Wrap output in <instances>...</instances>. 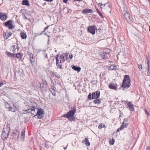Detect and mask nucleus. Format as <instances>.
<instances>
[{
	"label": "nucleus",
	"instance_id": "c9c22d12",
	"mask_svg": "<svg viewBox=\"0 0 150 150\" xmlns=\"http://www.w3.org/2000/svg\"><path fill=\"white\" fill-rule=\"evenodd\" d=\"M59 57L58 54H57L56 56V65H58V63H59V60L58 59V57Z\"/></svg>",
	"mask_w": 150,
	"mask_h": 150
},
{
	"label": "nucleus",
	"instance_id": "49530a36",
	"mask_svg": "<svg viewBox=\"0 0 150 150\" xmlns=\"http://www.w3.org/2000/svg\"><path fill=\"white\" fill-rule=\"evenodd\" d=\"M64 54V55L66 57H68V53H66L64 54Z\"/></svg>",
	"mask_w": 150,
	"mask_h": 150
},
{
	"label": "nucleus",
	"instance_id": "1a4fd4ad",
	"mask_svg": "<svg viewBox=\"0 0 150 150\" xmlns=\"http://www.w3.org/2000/svg\"><path fill=\"white\" fill-rule=\"evenodd\" d=\"M8 18L7 14L5 13H1L0 14V18L2 21L6 20Z\"/></svg>",
	"mask_w": 150,
	"mask_h": 150
},
{
	"label": "nucleus",
	"instance_id": "f8f14e48",
	"mask_svg": "<svg viewBox=\"0 0 150 150\" xmlns=\"http://www.w3.org/2000/svg\"><path fill=\"white\" fill-rule=\"evenodd\" d=\"M118 86L116 84H113L112 83H110L109 86V88L111 89H114V90H116Z\"/></svg>",
	"mask_w": 150,
	"mask_h": 150
},
{
	"label": "nucleus",
	"instance_id": "b1692460",
	"mask_svg": "<svg viewBox=\"0 0 150 150\" xmlns=\"http://www.w3.org/2000/svg\"><path fill=\"white\" fill-rule=\"evenodd\" d=\"M25 135V131L23 130V131L21 133V140L22 141H23L24 140Z\"/></svg>",
	"mask_w": 150,
	"mask_h": 150
},
{
	"label": "nucleus",
	"instance_id": "39448f33",
	"mask_svg": "<svg viewBox=\"0 0 150 150\" xmlns=\"http://www.w3.org/2000/svg\"><path fill=\"white\" fill-rule=\"evenodd\" d=\"M13 21L10 20L4 23V25L5 26L8 27L9 29H12L14 26L13 25L12 22Z\"/></svg>",
	"mask_w": 150,
	"mask_h": 150
},
{
	"label": "nucleus",
	"instance_id": "bb28decb",
	"mask_svg": "<svg viewBox=\"0 0 150 150\" xmlns=\"http://www.w3.org/2000/svg\"><path fill=\"white\" fill-rule=\"evenodd\" d=\"M93 103L96 104H100L101 103V100L100 99H96L93 100Z\"/></svg>",
	"mask_w": 150,
	"mask_h": 150
},
{
	"label": "nucleus",
	"instance_id": "6ab92c4d",
	"mask_svg": "<svg viewBox=\"0 0 150 150\" xmlns=\"http://www.w3.org/2000/svg\"><path fill=\"white\" fill-rule=\"evenodd\" d=\"M25 111L26 112L31 113L32 114L34 115V114L33 112L35 111V110L34 107H33V108L27 110Z\"/></svg>",
	"mask_w": 150,
	"mask_h": 150
},
{
	"label": "nucleus",
	"instance_id": "72a5a7b5",
	"mask_svg": "<svg viewBox=\"0 0 150 150\" xmlns=\"http://www.w3.org/2000/svg\"><path fill=\"white\" fill-rule=\"evenodd\" d=\"M101 9H105V6H104L103 4H102L101 3L98 4Z\"/></svg>",
	"mask_w": 150,
	"mask_h": 150
},
{
	"label": "nucleus",
	"instance_id": "680f3d73",
	"mask_svg": "<svg viewBox=\"0 0 150 150\" xmlns=\"http://www.w3.org/2000/svg\"><path fill=\"white\" fill-rule=\"evenodd\" d=\"M110 50H108V53H110Z\"/></svg>",
	"mask_w": 150,
	"mask_h": 150
},
{
	"label": "nucleus",
	"instance_id": "2f4dec72",
	"mask_svg": "<svg viewBox=\"0 0 150 150\" xmlns=\"http://www.w3.org/2000/svg\"><path fill=\"white\" fill-rule=\"evenodd\" d=\"M96 10L97 11V12L98 13L99 15L102 18H103V16L102 13L100 11H99L98 9V8H96Z\"/></svg>",
	"mask_w": 150,
	"mask_h": 150
},
{
	"label": "nucleus",
	"instance_id": "4c0bfd02",
	"mask_svg": "<svg viewBox=\"0 0 150 150\" xmlns=\"http://www.w3.org/2000/svg\"><path fill=\"white\" fill-rule=\"evenodd\" d=\"M56 65L57 67V68H59L61 69H63L62 64H59L58 63V65Z\"/></svg>",
	"mask_w": 150,
	"mask_h": 150
},
{
	"label": "nucleus",
	"instance_id": "dca6fc26",
	"mask_svg": "<svg viewBox=\"0 0 150 150\" xmlns=\"http://www.w3.org/2000/svg\"><path fill=\"white\" fill-rule=\"evenodd\" d=\"M3 35L5 39H7L9 37L11 36L12 35V33L11 32H9L8 33L4 32V33Z\"/></svg>",
	"mask_w": 150,
	"mask_h": 150
},
{
	"label": "nucleus",
	"instance_id": "a211bd4d",
	"mask_svg": "<svg viewBox=\"0 0 150 150\" xmlns=\"http://www.w3.org/2000/svg\"><path fill=\"white\" fill-rule=\"evenodd\" d=\"M6 54L9 57L13 58L15 57L16 54L8 52H6Z\"/></svg>",
	"mask_w": 150,
	"mask_h": 150
},
{
	"label": "nucleus",
	"instance_id": "774afa93",
	"mask_svg": "<svg viewBox=\"0 0 150 150\" xmlns=\"http://www.w3.org/2000/svg\"><path fill=\"white\" fill-rule=\"evenodd\" d=\"M18 133H19V132L18 131Z\"/></svg>",
	"mask_w": 150,
	"mask_h": 150
},
{
	"label": "nucleus",
	"instance_id": "cd10ccee",
	"mask_svg": "<svg viewBox=\"0 0 150 150\" xmlns=\"http://www.w3.org/2000/svg\"><path fill=\"white\" fill-rule=\"evenodd\" d=\"M22 54L20 53H19L17 54H16L15 55V57L17 58H21L22 57Z\"/></svg>",
	"mask_w": 150,
	"mask_h": 150
},
{
	"label": "nucleus",
	"instance_id": "e2e57ef3",
	"mask_svg": "<svg viewBox=\"0 0 150 150\" xmlns=\"http://www.w3.org/2000/svg\"><path fill=\"white\" fill-rule=\"evenodd\" d=\"M149 31L150 32V26H149Z\"/></svg>",
	"mask_w": 150,
	"mask_h": 150
},
{
	"label": "nucleus",
	"instance_id": "58836bf2",
	"mask_svg": "<svg viewBox=\"0 0 150 150\" xmlns=\"http://www.w3.org/2000/svg\"><path fill=\"white\" fill-rule=\"evenodd\" d=\"M115 142V140L114 139L112 138L111 140L110 141V143L112 145H113Z\"/></svg>",
	"mask_w": 150,
	"mask_h": 150
},
{
	"label": "nucleus",
	"instance_id": "9b49d317",
	"mask_svg": "<svg viewBox=\"0 0 150 150\" xmlns=\"http://www.w3.org/2000/svg\"><path fill=\"white\" fill-rule=\"evenodd\" d=\"M6 130H5V129L4 128L2 134L4 135L6 134V135H7V136H8L9 135V127L6 128Z\"/></svg>",
	"mask_w": 150,
	"mask_h": 150
},
{
	"label": "nucleus",
	"instance_id": "bf43d9fd",
	"mask_svg": "<svg viewBox=\"0 0 150 150\" xmlns=\"http://www.w3.org/2000/svg\"><path fill=\"white\" fill-rule=\"evenodd\" d=\"M74 1H82V0H74Z\"/></svg>",
	"mask_w": 150,
	"mask_h": 150
},
{
	"label": "nucleus",
	"instance_id": "f03ea898",
	"mask_svg": "<svg viewBox=\"0 0 150 150\" xmlns=\"http://www.w3.org/2000/svg\"><path fill=\"white\" fill-rule=\"evenodd\" d=\"M76 111V108H75L74 109L70 110L67 114L63 115V116L68 118L70 121H73L75 117L74 116V115Z\"/></svg>",
	"mask_w": 150,
	"mask_h": 150
},
{
	"label": "nucleus",
	"instance_id": "a18cd8bd",
	"mask_svg": "<svg viewBox=\"0 0 150 150\" xmlns=\"http://www.w3.org/2000/svg\"><path fill=\"white\" fill-rule=\"evenodd\" d=\"M145 113L146 114H147V115H149V112H148L146 110H145Z\"/></svg>",
	"mask_w": 150,
	"mask_h": 150
},
{
	"label": "nucleus",
	"instance_id": "ddd939ff",
	"mask_svg": "<svg viewBox=\"0 0 150 150\" xmlns=\"http://www.w3.org/2000/svg\"><path fill=\"white\" fill-rule=\"evenodd\" d=\"M129 120L128 118L125 119L121 126H123L124 128L126 127L128 123Z\"/></svg>",
	"mask_w": 150,
	"mask_h": 150
},
{
	"label": "nucleus",
	"instance_id": "7c9ffc66",
	"mask_svg": "<svg viewBox=\"0 0 150 150\" xmlns=\"http://www.w3.org/2000/svg\"><path fill=\"white\" fill-rule=\"evenodd\" d=\"M64 54H62L60 56V59L63 60L64 61H65L67 60V58H64Z\"/></svg>",
	"mask_w": 150,
	"mask_h": 150
},
{
	"label": "nucleus",
	"instance_id": "338daca9",
	"mask_svg": "<svg viewBox=\"0 0 150 150\" xmlns=\"http://www.w3.org/2000/svg\"><path fill=\"white\" fill-rule=\"evenodd\" d=\"M149 87H150V84H149Z\"/></svg>",
	"mask_w": 150,
	"mask_h": 150
},
{
	"label": "nucleus",
	"instance_id": "0e129e2a",
	"mask_svg": "<svg viewBox=\"0 0 150 150\" xmlns=\"http://www.w3.org/2000/svg\"><path fill=\"white\" fill-rule=\"evenodd\" d=\"M67 58L68 57H66L65 56H64V58H67Z\"/></svg>",
	"mask_w": 150,
	"mask_h": 150
},
{
	"label": "nucleus",
	"instance_id": "6e6d98bb",
	"mask_svg": "<svg viewBox=\"0 0 150 150\" xmlns=\"http://www.w3.org/2000/svg\"><path fill=\"white\" fill-rule=\"evenodd\" d=\"M3 85V82H1L0 83V87L2 86Z\"/></svg>",
	"mask_w": 150,
	"mask_h": 150
},
{
	"label": "nucleus",
	"instance_id": "f3484780",
	"mask_svg": "<svg viewBox=\"0 0 150 150\" xmlns=\"http://www.w3.org/2000/svg\"><path fill=\"white\" fill-rule=\"evenodd\" d=\"M71 67L75 71H77L78 72H79L81 70V68L80 67H76L74 65H72Z\"/></svg>",
	"mask_w": 150,
	"mask_h": 150
},
{
	"label": "nucleus",
	"instance_id": "c756f323",
	"mask_svg": "<svg viewBox=\"0 0 150 150\" xmlns=\"http://www.w3.org/2000/svg\"><path fill=\"white\" fill-rule=\"evenodd\" d=\"M6 103H7V104L8 105V106H9L8 107V108L9 109V111L15 112V110H14L9 105L8 103L7 102H6Z\"/></svg>",
	"mask_w": 150,
	"mask_h": 150
},
{
	"label": "nucleus",
	"instance_id": "603ef678",
	"mask_svg": "<svg viewBox=\"0 0 150 150\" xmlns=\"http://www.w3.org/2000/svg\"><path fill=\"white\" fill-rule=\"evenodd\" d=\"M45 58H46L47 59L48 57H47V53L45 54Z\"/></svg>",
	"mask_w": 150,
	"mask_h": 150
},
{
	"label": "nucleus",
	"instance_id": "c03bdc74",
	"mask_svg": "<svg viewBox=\"0 0 150 150\" xmlns=\"http://www.w3.org/2000/svg\"><path fill=\"white\" fill-rule=\"evenodd\" d=\"M102 127V125H99L98 126V128L100 129H101Z\"/></svg>",
	"mask_w": 150,
	"mask_h": 150
},
{
	"label": "nucleus",
	"instance_id": "a878e982",
	"mask_svg": "<svg viewBox=\"0 0 150 150\" xmlns=\"http://www.w3.org/2000/svg\"><path fill=\"white\" fill-rule=\"evenodd\" d=\"M16 46L15 45H13V46L11 47L10 49V51L13 52H16Z\"/></svg>",
	"mask_w": 150,
	"mask_h": 150
},
{
	"label": "nucleus",
	"instance_id": "a19ab883",
	"mask_svg": "<svg viewBox=\"0 0 150 150\" xmlns=\"http://www.w3.org/2000/svg\"><path fill=\"white\" fill-rule=\"evenodd\" d=\"M124 128L123 127V126H122L120 128H119L117 130L116 132H118L120 130H122L123 128Z\"/></svg>",
	"mask_w": 150,
	"mask_h": 150
},
{
	"label": "nucleus",
	"instance_id": "37998d69",
	"mask_svg": "<svg viewBox=\"0 0 150 150\" xmlns=\"http://www.w3.org/2000/svg\"><path fill=\"white\" fill-rule=\"evenodd\" d=\"M49 27V26H47L46 27H45V28H44V30H43V31H42V33H43L44 31H45ZM42 33H41L40 34V35H41Z\"/></svg>",
	"mask_w": 150,
	"mask_h": 150
},
{
	"label": "nucleus",
	"instance_id": "69168bd1",
	"mask_svg": "<svg viewBox=\"0 0 150 150\" xmlns=\"http://www.w3.org/2000/svg\"><path fill=\"white\" fill-rule=\"evenodd\" d=\"M35 112V111H33V112L34 114V112Z\"/></svg>",
	"mask_w": 150,
	"mask_h": 150
},
{
	"label": "nucleus",
	"instance_id": "f704fd0d",
	"mask_svg": "<svg viewBox=\"0 0 150 150\" xmlns=\"http://www.w3.org/2000/svg\"><path fill=\"white\" fill-rule=\"evenodd\" d=\"M13 136H15V137H15L16 136L17 137V139H18V138L19 137V134H16L15 133V132H13Z\"/></svg>",
	"mask_w": 150,
	"mask_h": 150
},
{
	"label": "nucleus",
	"instance_id": "2eb2a0df",
	"mask_svg": "<svg viewBox=\"0 0 150 150\" xmlns=\"http://www.w3.org/2000/svg\"><path fill=\"white\" fill-rule=\"evenodd\" d=\"M147 65L148 66L146 68V71L147 73V75L150 76V64H149L148 59L147 58Z\"/></svg>",
	"mask_w": 150,
	"mask_h": 150
},
{
	"label": "nucleus",
	"instance_id": "7ed1b4c3",
	"mask_svg": "<svg viewBox=\"0 0 150 150\" xmlns=\"http://www.w3.org/2000/svg\"><path fill=\"white\" fill-rule=\"evenodd\" d=\"M100 91L97 90L96 92H93L92 94L90 93L88 95V97L90 100L98 98L100 97Z\"/></svg>",
	"mask_w": 150,
	"mask_h": 150
},
{
	"label": "nucleus",
	"instance_id": "6e6552de",
	"mask_svg": "<svg viewBox=\"0 0 150 150\" xmlns=\"http://www.w3.org/2000/svg\"><path fill=\"white\" fill-rule=\"evenodd\" d=\"M124 16L125 18L128 21H132L130 18V14L127 11H125L124 13Z\"/></svg>",
	"mask_w": 150,
	"mask_h": 150
},
{
	"label": "nucleus",
	"instance_id": "4468645a",
	"mask_svg": "<svg viewBox=\"0 0 150 150\" xmlns=\"http://www.w3.org/2000/svg\"><path fill=\"white\" fill-rule=\"evenodd\" d=\"M93 11L92 9H85L83 10L82 13L84 14H86L88 13H93Z\"/></svg>",
	"mask_w": 150,
	"mask_h": 150
},
{
	"label": "nucleus",
	"instance_id": "052dcab7",
	"mask_svg": "<svg viewBox=\"0 0 150 150\" xmlns=\"http://www.w3.org/2000/svg\"><path fill=\"white\" fill-rule=\"evenodd\" d=\"M25 18L26 19H28L27 17L25 16Z\"/></svg>",
	"mask_w": 150,
	"mask_h": 150
},
{
	"label": "nucleus",
	"instance_id": "412c9836",
	"mask_svg": "<svg viewBox=\"0 0 150 150\" xmlns=\"http://www.w3.org/2000/svg\"><path fill=\"white\" fill-rule=\"evenodd\" d=\"M22 4L27 6H30V4L28 0H23L22 1Z\"/></svg>",
	"mask_w": 150,
	"mask_h": 150
},
{
	"label": "nucleus",
	"instance_id": "13d9d810",
	"mask_svg": "<svg viewBox=\"0 0 150 150\" xmlns=\"http://www.w3.org/2000/svg\"><path fill=\"white\" fill-rule=\"evenodd\" d=\"M67 149V147H64V150H66V149Z\"/></svg>",
	"mask_w": 150,
	"mask_h": 150
},
{
	"label": "nucleus",
	"instance_id": "473e14b6",
	"mask_svg": "<svg viewBox=\"0 0 150 150\" xmlns=\"http://www.w3.org/2000/svg\"><path fill=\"white\" fill-rule=\"evenodd\" d=\"M52 75H54L58 79H59L60 77V75L57 73L56 72H54L52 74Z\"/></svg>",
	"mask_w": 150,
	"mask_h": 150
},
{
	"label": "nucleus",
	"instance_id": "864d4df0",
	"mask_svg": "<svg viewBox=\"0 0 150 150\" xmlns=\"http://www.w3.org/2000/svg\"><path fill=\"white\" fill-rule=\"evenodd\" d=\"M63 0V2L64 3H66L68 1V0Z\"/></svg>",
	"mask_w": 150,
	"mask_h": 150
},
{
	"label": "nucleus",
	"instance_id": "393cba45",
	"mask_svg": "<svg viewBox=\"0 0 150 150\" xmlns=\"http://www.w3.org/2000/svg\"><path fill=\"white\" fill-rule=\"evenodd\" d=\"M51 143L49 142H47L45 144V147L49 148L51 147Z\"/></svg>",
	"mask_w": 150,
	"mask_h": 150
},
{
	"label": "nucleus",
	"instance_id": "09e8293b",
	"mask_svg": "<svg viewBox=\"0 0 150 150\" xmlns=\"http://www.w3.org/2000/svg\"><path fill=\"white\" fill-rule=\"evenodd\" d=\"M69 57L70 59H72V58H73V55H72V54H71V55L69 54Z\"/></svg>",
	"mask_w": 150,
	"mask_h": 150
},
{
	"label": "nucleus",
	"instance_id": "3c124183",
	"mask_svg": "<svg viewBox=\"0 0 150 150\" xmlns=\"http://www.w3.org/2000/svg\"><path fill=\"white\" fill-rule=\"evenodd\" d=\"M44 1H46L51 2L53 0H44Z\"/></svg>",
	"mask_w": 150,
	"mask_h": 150
},
{
	"label": "nucleus",
	"instance_id": "f257e3e1",
	"mask_svg": "<svg viewBox=\"0 0 150 150\" xmlns=\"http://www.w3.org/2000/svg\"><path fill=\"white\" fill-rule=\"evenodd\" d=\"M130 85V80L129 76L128 75H126L125 76L123 79L122 86L124 90H125L129 87Z\"/></svg>",
	"mask_w": 150,
	"mask_h": 150
},
{
	"label": "nucleus",
	"instance_id": "423d86ee",
	"mask_svg": "<svg viewBox=\"0 0 150 150\" xmlns=\"http://www.w3.org/2000/svg\"><path fill=\"white\" fill-rule=\"evenodd\" d=\"M28 55L30 58V63L32 66H33L35 62V60L34 59L33 54L31 52H28Z\"/></svg>",
	"mask_w": 150,
	"mask_h": 150
},
{
	"label": "nucleus",
	"instance_id": "ea45409f",
	"mask_svg": "<svg viewBox=\"0 0 150 150\" xmlns=\"http://www.w3.org/2000/svg\"><path fill=\"white\" fill-rule=\"evenodd\" d=\"M104 6H105V7H107L108 8H109L110 6H109V4L108 3H107L105 4H103ZM106 8V7H105Z\"/></svg>",
	"mask_w": 150,
	"mask_h": 150
},
{
	"label": "nucleus",
	"instance_id": "5701e85b",
	"mask_svg": "<svg viewBox=\"0 0 150 150\" xmlns=\"http://www.w3.org/2000/svg\"><path fill=\"white\" fill-rule=\"evenodd\" d=\"M49 90L52 93L53 96H55L56 95V92L54 88H49Z\"/></svg>",
	"mask_w": 150,
	"mask_h": 150
},
{
	"label": "nucleus",
	"instance_id": "5fc2aeb1",
	"mask_svg": "<svg viewBox=\"0 0 150 150\" xmlns=\"http://www.w3.org/2000/svg\"><path fill=\"white\" fill-rule=\"evenodd\" d=\"M146 150H150V146H148L147 147Z\"/></svg>",
	"mask_w": 150,
	"mask_h": 150
},
{
	"label": "nucleus",
	"instance_id": "aec40b11",
	"mask_svg": "<svg viewBox=\"0 0 150 150\" xmlns=\"http://www.w3.org/2000/svg\"><path fill=\"white\" fill-rule=\"evenodd\" d=\"M21 38L23 39H26L27 38V35L25 33L21 32Z\"/></svg>",
	"mask_w": 150,
	"mask_h": 150
},
{
	"label": "nucleus",
	"instance_id": "e433bc0d",
	"mask_svg": "<svg viewBox=\"0 0 150 150\" xmlns=\"http://www.w3.org/2000/svg\"><path fill=\"white\" fill-rule=\"evenodd\" d=\"M109 68L110 69L113 70L115 69H116V66H113V65H111L109 67Z\"/></svg>",
	"mask_w": 150,
	"mask_h": 150
},
{
	"label": "nucleus",
	"instance_id": "4d7b16f0",
	"mask_svg": "<svg viewBox=\"0 0 150 150\" xmlns=\"http://www.w3.org/2000/svg\"><path fill=\"white\" fill-rule=\"evenodd\" d=\"M105 125H103L102 126V127H105Z\"/></svg>",
	"mask_w": 150,
	"mask_h": 150
},
{
	"label": "nucleus",
	"instance_id": "9d476101",
	"mask_svg": "<svg viewBox=\"0 0 150 150\" xmlns=\"http://www.w3.org/2000/svg\"><path fill=\"white\" fill-rule=\"evenodd\" d=\"M127 105L128 106V107L130 109V110L131 111H134V105L130 101H127Z\"/></svg>",
	"mask_w": 150,
	"mask_h": 150
},
{
	"label": "nucleus",
	"instance_id": "c85d7f7f",
	"mask_svg": "<svg viewBox=\"0 0 150 150\" xmlns=\"http://www.w3.org/2000/svg\"><path fill=\"white\" fill-rule=\"evenodd\" d=\"M100 56L101 57L102 59H104L105 58V55L106 56L107 55L106 54H105V53L103 52H100L99 54Z\"/></svg>",
	"mask_w": 150,
	"mask_h": 150
},
{
	"label": "nucleus",
	"instance_id": "4be33fe9",
	"mask_svg": "<svg viewBox=\"0 0 150 150\" xmlns=\"http://www.w3.org/2000/svg\"><path fill=\"white\" fill-rule=\"evenodd\" d=\"M84 142L85 143V145L87 146H89L90 145V143L89 142L88 139L86 138L84 140Z\"/></svg>",
	"mask_w": 150,
	"mask_h": 150
},
{
	"label": "nucleus",
	"instance_id": "79ce46f5",
	"mask_svg": "<svg viewBox=\"0 0 150 150\" xmlns=\"http://www.w3.org/2000/svg\"><path fill=\"white\" fill-rule=\"evenodd\" d=\"M138 68L140 69H142V65L141 64H139L138 65Z\"/></svg>",
	"mask_w": 150,
	"mask_h": 150
},
{
	"label": "nucleus",
	"instance_id": "de8ad7c7",
	"mask_svg": "<svg viewBox=\"0 0 150 150\" xmlns=\"http://www.w3.org/2000/svg\"><path fill=\"white\" fill-rule=\"evenodd\" d=\"M64 61V60H63L60 59V61L59 62V63H62V62H63Z\"/></svg>",
	"mask_w": 150,
	"mask_h": 150
},
{
	"label": "nucleus",
	"instance_id": "8fccbe9b",
	"mask_svg": "<svg viewBox=\"0 0 150 150\" xmlns=\"http://www.w3.org/2000/svg\"><path fill=\"white\" fill-rule=\"evenodd\" d=\"M16 47H17V51H18V50H19L20 49V47L18 46V45H17V46H16Z\"/></svg>",
	"mask_w": 150,
	"mask_h": 150
},
{
	"label": "nucleus",
	"instance_id": "20e7f679",
	"mask_svg": "<svg viewBox=\"0 0 150 150\" xmlns=\"http://www.w3.org/2000/svg\"><path fill=\"white\" fill-rule=\"evenodd\" d=\"M44 111L42 109L40 108L37 110V112L35 115H34L35 116L38 115V118L39 119H41L43 117L44 114Z\"/></svg>",
	"mask_w": 150,
	"mask_h": 150
},
{
	"label": "nucleus",
	"instance_id": "0eeeda50",
	"mask_svg": "<svg viewBox=\"0 0 150 150\" xmlns=\"http://www.w3.org/2000/svg\"><path fill=\"white\" fill-rule=\"evenodd\" d=\"M96 26L94 25L89 26L88 28V32L93 35H94L95 33Z\"/></svg>",
	"mask_w": 150,
	"mask_h": 150
}]
</instances>
